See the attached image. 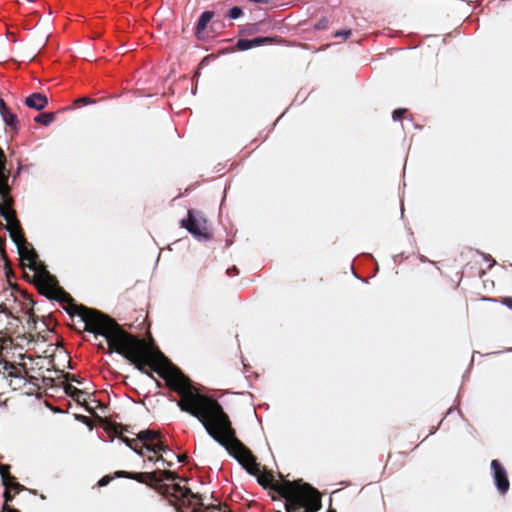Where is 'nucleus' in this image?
<instances>
[{"label": "nucleus", "instance_id": "a19ab883", "mask_svg": "<svg viewBox=\"0 0 512 512\" xmlns=\"http://www.w3.org/2000/svg\"><path fill=\"white\" fill-rule=\"evenodd\" d=\"M92 409L93 408L91 406L87 405V410L91 413V416H93V417L99 416L96 412H93Z\"/></svg>", "mask_w": 512, "mask_h": 512}, {"label": "nucleus", "instance_id": "f3484780", "mask_svg": "<svg viewBox=\"0 0 512 512\" xmlns=\"http://www.w3.org/2000/svg\"><path fill=\"white\" fill-rule=\"evenodd\" d=\"M2 118L8 127L12 128L15 132L18 131L19 121L16 114L9 111L6 114H4Z\"/></svg>", "mask_w": 512, "mask_h": 512}, {"label": "nucleus", "instance_id": "f257e3e1", "mask_svg": "<svg viewBox=\"0 0 512 512\" xmlns=\"http://www.w3.org/2000/svg\"><path fill=\"white\" fill-rule=\"evenodd\" d=\"M118 354L153 379L151 371L156 372L179 396L177 404L181 411L191 416H228L225 409L232 411L225 402H220L206 387L194 383L172 363L152 337L145 340L132 334Z\"/></svg>", "mask_w": 512, "mask_h": 512}, {"label": "nucleus", "instance_id": "393cba45", "mask_svg": "<svg viewBox=\"0 0 512 512\" xmlns=\"http://www.w3.org/2000/svg\"><path fill=\"white\" fill-rule=\"evenodd\" d=\"M242 13V9L240 7L235 6L229 10L228 16L231 19H237L242 15Z\"/></svg>", "mask_w": 512, "mask_h": 512}, {"label": "nucleus", "instance_id": "7ed1b4c3", "mask_svg": "<svg viewBox=\"0 0 512 512\" xmlns=\"http://www.w3.org/2000/svg\"><path fill=\"white\" fill-rule=\"evenodd\" d=\"M34 283L40 294L58 301L71 317L79 316L84 323L85 331L105 337L108 353L122 352V347L132 334L125 331L115 319L97 309L77 304L74 298L59 285L57 278L45 267L36 271Z\"/></svg>", "mask_w": 512, "mask_h": 512}, {"label": "nucleus", "instance_id": "72a5a7b5", "mask_svg": "<svg viewBox=\"0 0 512 512\" xmlns=\"http://www.w3.org/2000/svg\"><path fill=\"white\" fill-rule=\"evenodd\" d=\"M92 102H93V100H91L88 97H82V98H78L77 100H75V104H77V105L88 104V103H92Z\"/></svg>", "mask_w": 512, "mask_h": 512}, {"label": "nucleus", "instance_id": "8fccbe9b", "mask_svg": "<svg viewBox=\"0 0 512 512\" xmlns=\"http://www.w3.org/2000/svg\"><path fill=\"white\" fill-rule=\"evenodd\" d=\"M328 512H336V511H335V510H333V509H329V511H328Z\"/></svg>", "mask_w": 512, "mask_h": 512}, {"label": "nucleus", "instance_id": "39448f33", "mask_svg": "<svg viewBox=\"0 0 512 512\" xmlns=\"http://www.w3.org/2000/svg\"><path fill=\"white\" fill-rule=\"evenodd\" d=\"M160 492L178 512H205L211 506H204L201 495L180 484L160 485Z\"/></svg>", "mask_w": 512, "mask_h": 512}, {"label": "nucleus", "instance_id": "5701e85b", "mask_svg": "<svg viewBox=\"0 0 512 512\" xmlns=\"http://www.w3.org/2000/svg\"><path fill=\"white\" fill-rule=\"evenodd\" d=\"M236 47L242 51L251 49L252 48L251 39H239L237 41Z\"/></svg>", "mask_w": 512, "mask_h": 512}, {"label": "nucleus", "instance_id": "de8ad7c7", "mask_svg": "<svg viewBox=\"0 0 512 512\" xmlns=\"http://www.w3.org/2000/svg\"><path fill=\"white\" fill-rule=\"evenodd\" d=\"M2 256H3L4 258H6V254H5V252H4L3 250H2Z\"/></svg>", "mask_w": 512, "mask_h": 512}, {"label": "nucleus", "instance_id": "a211bd4d", "mask_svg": "<svg viewBox=\"0 0 512 512\" xmlns=\"http://www.w3.org/2000/svg\"><path fill=\"white\" fill-rule=\"evenodd\" d=\"M65 392L78 402H80L82 396L84 395L82 390L76 388L70 383L65 386Z\"/></svg>", "mask_w": 512, "mask_h": 512}, {"label": "nucleus", "instance_id": "9d476101", "mask_svg": "<svg viewBox=\"0 0 512 512\" xmlns=\"http://www.w3.org/2000/svg\"><path fill=\"white\" fill-rule=\"evenodd\" d=\"M5 370L7 372L8 378H14V380L18 381H29V383L33 384L35 387L39 388V378L29 375L28 371L24 364H10L9 366H5Z\"/></svg>", "mask_w": 512, "mask_h": 512}, {"label": "nucleus", "instance_id": "e433bc0d", "mask_svg": "<svg viewBox=\"0 0 512 512\" xmlns=\"http://www.w3.org/2000/svg\"><path fill=\"white\" fill-rule=\"evenodd\" d=\"M460 410L458 407H450L446 413V416H454L455 414H460Z\"/></svg>", "mask_w": 512, "mask_h": 512}, {"label": "nucleus", "instance_id": "a18cd8bd", "mask_svg": "<svg viewBox=\"0 0 512 512\" xmlns=\"http://www.w3.org/2000/svg\"><path fill=\"white\" fill-rule=\"evenodd\" d=\"M19 174V171H16L15 175H13V178H16V176H18Z\"/></svg>", "mask_w": 512, "mask_h": 512}, {"label": "nucleus", "instance_id": "2f4dec72", "mask_svg": "<svg viewBox=\"0 0 512 512\" xmlns=\"http://www.w3.org/2000/svg\"><path fill=\"white\" fill-rule=\"evenodd\" d=\"M499 301L503 305H505V306L509 307L510 309H512V297H509V296L501 297Z\"/></svg>", "mask_w": 512, "mask_h": 512}, {"label": "nucleus", "instance_id": "4c0bfd02", "mask_svg": "<svg viewBox=\"0 0 512 512\" xmlns=\"http://www.w3.org/2000/svg\"><path fill=\"white\" fill-rule=\"evenodd\" d=\"M16 481V478L13 475H9V479L6 482H2L5 488L10 489V486L13 482Z\"/></svg>", "mask_w": 512, "mask_h": 512}, {"label": "nucleus", "instance_id": "a878e982", "mask_svg": "<svg viewBox=\"0 0 512 512\" xmlns=\"http://www.w3.org/2000/svg\"><path fill=\"white\" fill-rule=\"evenodd\" d=\"M329 26V20L326 17L321 18L315 25L316 30H324Z\"/></svg>", "mask_w": 512, "mask_h": 512}, {"label": "nucleus", "instance_id": "ea45409f", "mask_svg": "<svg viewBox=\"0 0 512 512\" xmlns=\"http://www.w3.org/2000/svg\"><path fill=\"white\" fill-rule=\"evenodd\" d=\"M177 457H178V461L181 463H185L188 458L186 454L178 455Z\"/></svg>", "mask_w": 512, "mask_h": 512}, {"label": "nucleus", "instance_id": "20e7f679", "mask_svg": "<svg viewBox=\"0 0 512 512\" xmlns=\"http://www.w3.org/2000/svg\"><path fill=\"white\" fill-rule=\"evenodd\" d=\"M83 421L90 429L93 426L102 427L112 439L119 437L124 443L133 449L137 454L145 456L144 449L147 444L161 438L160 431L154 429L141 430L137 433L130 429V426L122 425L112 421V418H77Z\"/></svg>", "mask_w": 512, "mask_h": 512}, {"label": "nucleus", "instance_id": "b1692460", "mask_svg": "<svg viewBox=\"0 0 512 512\" xmlns=\"http://www.w3.org/2000/svg\"><path fill=\"white\" fill-rule=\"evenodd\" d=\"M205 512H230L226 504L212 505Z\"/></svg>", "mask_w": 512, "mask_h": 512}, {"label": "nucleus", "instance_id": "0eeeda50", "mask_svg": "<svg viewBox=\"0 0 512 512\" xmlns=\"http://www.w3.org/2000/svg\"><path fill=\"white\" fill-rule=\"evenodd\" d=\"M160 477L157 476V472H127L123 470L116 471L117 478H129L136 480L140 483H144L150 486H153L155 483H159L163 479L165 480H175L177 478L176 473L170 470H162L159 472Z\"/></svg>", "mask_w": 512, "mask_h": 512}, {"label": "nucleus", "instance_id": "49530a36", "mask_svg": "<svg viewBox=\"0 0 512 512\" xmlns=\"http://www.w3.org/2000/svg\"><path fill=\"white\" fill-rule=\"evenodd\" d=\"M19 174V171H16L15 175H13V178H16V176H18Z\"/></svg>", "mask_w": 512, "mask_h": 512}, {"label": "nucleus", "instance_id": "bb28decb", "mask_svg": "<svg viewBox=\"0 0 512 512\" xmlns=\"http://www.w3.org/2000/svg\"><path fill=\"white\" fill-rule=\"evenodd\" d=\"M406 113H407V109H405V108L395 109L392 113V118L395 121L400 120Z\"/></svg>", "mask_w": 512, "mask_h": 512}, {"label": "nucleus", "instance_id": "dca6fc26", "mask_svg": "<svg viewBox=\"0 0 512 512\" xmlns=\"http://www.w3.org/2000/svg\"><path fill=\"white\" fill-rule=\"evenodd\" d=\"M4 504L2 505L1 512H20L18 509L10 506V502L14 498V494L11 493L10 489L5 488L4 494Z\"/></svg>", "mask_w": 512, "mask_h": 512}, {"label": "nucleus", "instance_id": "c9c22d12", "mask_svg": "<svg viewBox=\"0 0 512 512\" xmlns=\"http://www.w3.org/2000/svg\"><path fill=\"white\" fill-rule=\"evenodd\" d=\"M238 273H239V270H238V268H237L236 266H233L232 268H228V269L226 270V274H227L228 276H230V277H231V276L238 275Z\"/></svg>", "mask_w": 512, "mask_h": 512}, {"label": "nucleus", "instance_id": "c03bdc74", "mask_svg": "<svg viewBox=\"0 0 512 512\" xmlns=\"http://www.w3.org/2000/svg\"><path fill=\"white\" fill-rule=\"evenodd\" d=\"M19 174V171H16L15 175H13V178H16V176H18Z\"/></svg>", "mask_w": 512, "mask_h": 512}, {"label": "nucleus", "instance_id": "1a4fd4ad", "mask_svg": "<svg viewBox=\"0 0 512 512\" xmlns=\"http://www.w3.org/2000/svg\"><path fill=\"white\" fill-rule=\"evenodd\" d=\"M0 200L2 202L0 215L6 220L7 228L15 226L17 227L20 225V222L17 219L16 211L12 208L14 199L11 196V191H7V195L0 194Z\"/></svg>", "mask_w": 512, "mask_h": 512}, {"label": "nucleus", "instance_id": "c85d7f7f", "mask_svg": "<svg viewBox=\"0 0 512 512\" xmlns=\"http://www.w3.org/2000/svg\"><path fill=\"white\" fill-rule=\"evenodd\" d=\"M27 382L28 381H18V380H14V378H11L10 379V386H12L13 389H20L24 385H26Z\"/></svg>", "mask_w": 512, "mask_h": 512}, {"label": "nucleus", "instance_id": "09e8293b", "mask_svg": "<svg viewBox=\"0 0 512 512\" xmlns=\"http://www.w3.org/2000/svg\"><path fill=\"white\" fill-rule=\"evenodd\" d=\"M156 383H157V386H159V387L161 386V383L158 380H156Z\"/></svg>", "mask_w": 512, "mask_h": 512}, {"label": "nucleus", "instance_id": "412c9836", "mask_svg": "<svg viewBox=\"0 0 512 512\" xmlns=\"http://www.w3.org/2000/svg\"><path fill=\"white\" fill-rule=\"evenodd\" d=\"M252 42V48L261 46L264 44H271L275 42V38L272 37H256L254 39H251Z\"/></svg>", "mask_w": 512, "mask_h": 512}, {"label": "nucleus", "instance_id": "f704fd0d", "mask_svg": "<svg viewBox=\"0 0 512 512\" xmlns=\"http://www.w3.org/2000/svg\"><path fill=\"white\" fill-rule=\"evenodd\" d=\"M65 377H66L67 381L77 382L79 384L82 383V381L79 380L78 377L76 375H74V374L67 373Z\"/></svg>", "mask_w": 512, "mask_h": 512}, {"label": "nucleus", "instance_id": "f8f14e48", "mask_svg": "<svg viewBox=\"0 0 512 512\" xmlns=\"http://www.w3.org/2000/svg\"><path fill=\"white\" fill-rule=\"evenodd\" d=\"M25 104L29 108L40 111L48 104V98L44 94L36 92L25 99Z\"/></svg>", "mask_w": 512, "mask_h": 512}, {"label": "nucleus", "instance_id": "37998d69", "mask_svg": "<svg viewBox=\"0 0 512 512\" xmlns=\"http://www.w3.org/2000/svg\"><path fill=\"white\" fill-rule=\"evenodd\" d=\"M6 293H9L10 295H13V291H12V290H10V289L5 290V291H4V294H6Z\"/></svg>", "mask_w": 512, "mask_h": 512}, {"label": "nucleus", "instance_id": "58836bf2", "mask_svg": "<svg viewBox=\"0 0 512 512\" xmlns=\"http://www.w3.org/2000/svg\"><path fill=\"white\" fill-rule=\"evenodd\" d=\"M222 402H225L227 404V406L232 410L231 411L232 413L236 412V410L233 409L232 406L237 405V398H234V401L227 402V401L223 400Z\"/></svg>", "mask_w": 512, "mask_h": 512}, {"label": "nucleus", "instance_id": "4468645a", "mask_svg": "<svg viewBox=\"0 0 512 512\" xmlns=\"http://www.w3.org/2000/svg\"><path fill=\"white\" fill-rule=\"evenodd\" d=\"M213 17H214L213 11H205L200 15L199 20L196 24V28H195V33L198 38L203 37L204 31H205L208 23L211 21V19Z\"/></svg>", "mask_w": 512, "mask_h": 512}, {"label": "nucleus", "instance_id": "423d86ee", "mask_svg": "<svg viewBox=\"0 0 512 512\" xmlns=\"http://www.w3.org/2000/svg\"><path fill=\"white\" fill-rule=\"evenodd\" d=\"M181 226L198 240L207 241L212 237L207 220L201 211L188 210L187 218L181 220Z\"/></svg>", "mask_w": 512, "mask_h": 512}, {"label": "nucleus", "instance_id": "6ab92c4d", "mask_svg": "<svg viewBox=\"0 0 512 512\" xmlns=\"http://www.w3.org/2000/svg\"><path fill=\"white\" fill-rule=\"evenodd\" d=\"M35 122L40 123L44 126H48L55 120V114L54 113H41L38 116L35 117Z\"/></svg>", "mask_w": 512, "mask_h": 512}, {"label": "nucleus", "instance_id": "aec40b11", "mask_svg": "<svg viewBox=\"0 0 512 512\" xmlns=\"http://www.w3.org/2000/svg\"><path fill=\"white\" fill-rule=\"evenodd\" d=\"M168 446L161 440V438L155 444H147L146 450L149 452L157 453L160 451L165 452Z\"/></svg>", "mask_w": 512, "mask_h": 512}, {"label": "nucleus", "instance_id": "4be33fe9", "mask_svg": "<svg viewBox=\"0 0 512 512\" xmlns=\"http://www.w3.org/2000/svg\"><path fill=\"white\" fill-rule=\"evenodd\" d=\"M10 474V465L0 463V476L2 482H6L9 479Z\"/></svg>", "mask_w": 512, "mask_h": 512}, {"label": "nucleus", "instance_id": "ddd939ff", "mask_svg": "<svg viewBox=\"0 0 512 512\" xmlns=\"http://www.w3.org/2000/svg\"><path fill=\"white\" fill-rule=\"evenodd\" d=\"M19 254L23 261H25V260L28 261V266L30 269L34 270L35 272L39 271L36 268V259L38 256H37L36 252L34 251V249L28 248L27 244H26L21 247V250H19Z\"/></svg>", "mask_w": 512, "mask_h": 512}, {"label": "nucleus", "instance_id": "f03ea898", "mask_svg": "<svg viewBox=\"0 0 512 512\" xmlns=\"http://www.w3.org/2000/svg\"><path fill=\"white\" fill-rule=\"evenodd\" d=\"M208 434L221 444L265 489L278 493L285 499L286 512H318L322 508L317 489L302 480H276L273 472L260 470L252 452L236 437L230 418H198Z\"/></svg>", "mask_w": 512, "mask_h": 512}, {"label": "nucleus", "instance_id": "9b49d317", "mask_svg": "<svg viewBox=\"0 0 512 512\" xmlns=\"http://www.w3.org/2000/svg\"><path fill=\"white\" fill-rule=\"evenodd\" d=\"M11 171L7 168V157L4 150L0 147V194H6L7 191H11V187L8 183Z\"/></svg>", "mask_w": 512, "mask_h": 512}, {"label": "nucleus", "instance_id": "c756f323", "mask_svg": "<svg viewBox=\"0 0 512 512\" xmlns=\"http://www.w3.org/2000/svg\"><path fill=\"white\" fill-rule=\"evenodd\" d=\"M25 489L26 488L17 481L13 482L10 486V490H13L15 494H17Z\"/></svg>", "mask_w": 512, "mask_h": 512}, {"label": "nucleus", "instance_id": "cd10ccee", "mask_svg": "<svg viewBox=\"0 0 512 512\" xmlns=\"http://www.w3.org/2000/svg\"><path fill=\"white\" fill-rule=\"evenodd\" d=\"M116 476V473L114 474V476H110V475H106L104 477H102L99 482H98V485L103 487V486H106L110 483V481H112Z\"/></svg>", "mask_w": 512, "mask_h": 512}, {"label": "nucleus", "instance_id": "2eb2a0df", "mask_svg": "<svg viewBox=\"0 0 512 512\" xmlns=\"http://www.w3.org/2000/svg\"><path fill=\"white\" fill-rule=\"evenodd\" d=\"M7 230L9 231L13 242L17 245L18 250H21L22 246L28 244L22 231L21 225H18L17 228L16 226L8 227Z\"/></svg>", "mask_w": 512, "mask_h": 512}, {"label": "nucleus", "instance_id": "6e6552de", "mask_svg": "<svg viewBox=\"0 0 512 512\" xmlns=\"http://www.w3.org/2000/svg\"><path fill=\"white\" fill-rule=\"evenodd\" d=\"M490 466L492 470L494 483L496 485L498 492L502 495L506 494L510 488V482L508 479L506 469L497 459L492 460Z\"/></svg>", "mask_w": 512, "mask_h": 512}, {"label": "nucleus", "instance_id": "473e14b6", "mask_svg": "<svg viewBox=\"0 0 512 512\" xmlns=\"http://www.w3.org/2000/svg\"><path fill=\"white\" fill-rule=\"evenodd\" d=\"M9 108L7 107L6 103L4 102V100L0 99V114L1 116H3L4 114H6L7 112H9Z\"/></svg>", "mask_w": 512, "mask_h": 512}, {"label": "nucleus", "instance_id": "79ce46f5", "mask_svg": "<svg viewBox=\"0 0 512 512\" xmlns=\"http://www.w3.org/2000/svg\"><path fill=\"white\" fill-rule=\"evenodd\" d=\"M147 459L149 461H158V460H163L162 456L158 457V458H155L154 456H148Z\"/></svg>", "mask_w": 512, "mask_h": 512}, {"label": "nucleus", "instance_id": "7c9ffc66", "mask_svg": "<svg viewBox=\"0 0 512 512\" xmlns=\"http://www.w3.org/2000/svg\"><path fill=\"white\" fill-rule=\"evenodd\" d=\"M350 35H351V30H340L334 34V37L335 38L343 37L344 39H347Z\"/></svg>", "mask_w": 512, "mask_h": 512}]
</instances>
